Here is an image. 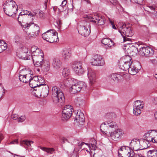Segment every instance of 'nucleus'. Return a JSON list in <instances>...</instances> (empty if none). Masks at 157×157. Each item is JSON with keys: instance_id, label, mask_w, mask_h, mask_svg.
<instances>
[{"instance_id": "f257e3e1", "label": "nucleus", "mask_w": 157, "mask_h": 157, "mask_svg": "<svg viewBox=\"0 0 157 157\" xmlns=\"http://www.w3.org/2000/svg\"><path fill=\"white\" fill-rule=\"evenodd\" d=\"M117 27L118 31L122 36L124 42L129 40V39L125 36L131 37L134 34L131 25L129 23H120L118 25Z\"/></svg>"}, {"instance_id": "f03ea898", "label": "nucleus", "mask_w": 157, "mask_h": 157, "mask_svg": "<svg viewBox=\"0 0 157 157\" xmlns=\"http://www.w3.org/2000/svg\"><path fill=\"white\" fill-rule=\"evenodd\" d=\"M52 98L53 102L55 103H62L65 101L64 94L62 90L56 86L52 88Z\"/></svg>"}, {"instance_id": "7ed1b4c3", "label": "nucleus", "mask_w": 157, "mask_h": 157, "mask_svg": "<svg viewBox=\"0 0 157 157\" xmlns=\"http://www.w3.org/2000/svg\"><path fill=\"white\" fill-rule=\"evenodd\" d=\"M4 10L7 15L9 16L15 14L17 11V6L16 2L13 0H8L4 4Z\"/></svg>"}, {"instance_id": "20e7f679", "label": "nucleus", "mask_w": 157, "mask_h": 157, "mask_svg": "<svg viewBox=\"0 0 157 157\" xmlns=\"http://www.w3.org/2000/svg\"><path fill=\"white\" fill-rule=\"evenodd\" d=\"M43 38L46 41L53 43L58 41V33L54 30L51 29L42 34Z\"/></svg>"}, {"instance_id": "39448f33", "label": "nucleus", "mask_w": 157, "mask_h": 157, "mask_svg": "<svg viewBox=\"0 0 157 157\" xmlns=\"http://www.w3.org/2000/svg\"><path fill=\"white\" fill-rule=\"evenodd\" d=\"M21 26L23 30L26 32V30L29 29V28L32 27H33L32 32L33 34L30 36H29V38L32 37H35L38 36L40 33V28L37 25L32 23H21Z\"/></svg>"}, {"instance_id": "423d86ee", "label": "nucleus", "mask_w": 157, "mask_h": 157, "mask_svg": "<svg viewBox=\"0 0 157 157\" xmlns=\"http://www.w3.org/2000/svg\"><path fill=\"white\" fill-rule=\"evenodd\" d=\"M133 151L128 147H123L119 150L118 155L119 157H134Z\"/></svg>"}, {"instance_id": "0eeeda50", "label": "nucleus", "mask_w": 157, "mask_h": 157, "mask_svg": "<svg viewBox=\"0 0 157 157\" xmlns=\"http://www.w3.org/2000/svg\"><path fill=\"white\" fill-rule=\"evenodd\" d=\"M86 87V84L83 82H79L73 85L70 87V91L72 94L80 92L81 90H84Z\"/></svg>"}, {"instance_id": "6e6552de", "label": "nucleus", "mask_w": 157, "mask_h": 157, "mask_svg": "<svg viewBox=\"0 0 157 157\" xmlns=\"http://www.w3.org/2000/svg\"><path fill=\"white\" fill-rule=\"evenodd\" d=\"M90 62L92 65L96 66H103L105 63L104 59L99 55H94L90 60Z\"/></svg>"}, {"instance_id": "1a4fd4ad", "label": "nucleus", "mask_w": 157, "mask_h": 157, "mask_svg": "<svg viewBox=\"0 0 157 157\" xmlns=\"http://www.w3.org/2000/svg\"><path fill=\"white\" fill-rule=\"evenodd\" d=\"M31 51L32 52V55L31 56L32 58L33 61L36 60V59L40 57H44V54L43 52L40 49L38 48L36 46H34L31 47Z\"/></svg>"}, {"instance_id": "9d476101", "label": "nucleus", "mask_w": 157, "mask_h": 157, "mask_svg": "<svg viewBox=\"0 0 157 157\" xmlns=\"http://www.w3.org/2000/svg\"><path fill=\"white\" fill-rule=\"evenodd\" d=\"M87 77L89 85L92 87L97 82V77L95 72L92 70L88 71Z\"/></svg>"}, {"instance_id": "9b49d317", "label": "nucleus", "mask_w": 157, "mask_h": 157, "mask_svg": "<svg viewBox=\"0 0 157 157\" xmlns=\"http://www.w3.org/2000/svg\"><path fill=\"white\" fill-rule=\"evenodd\" d=\"M72 68L75 73L79 75H82L84 72V69L82 67V63L75 62L72 65Z\"/></svg>"}, {"instance_id": "f8f14e48", "label": "nucleus", "mask_w": 157, "mask_h": 157, "mask_svg": "<svg viewBox=\"0 0 157 157\" xmlns=\"http://www.w3.org/2000/svg\"><path fill=\"white\" fill-rule=\"evenodd\" d=\"M123 134L122 130L120 129H117L113 132H110L108 136H110L111 138L114 141H117L121 139Z\"/></svg>"}, {"instance_id": "ddd939ff", "label": "nucleus", "mask_w": 157, "mask_h": 157, "mask_svg": "<svg viewBox=\"0 0 157 157\" xmlns=\"http://www.w3.org/2000/svg\"><path fill=\"white\" fill-rule=\"evenodd\" d=\"M90 24L89 22H84V25H80L78 31L79 33L84 36H88L90 34V30H89L87 27L89 28Z\"/></svg>"}, {"instance_id": "4468645a", "label": "nucleus", "mask_w": 157, "mask_h": 157, "mask_svg": "<svg viewBox=\"0 0 157 157\" xmlns=\"http://www.w3.org/2000/svg\"><path fill=\"white\" fill-rule=\"evenodd\" d=\"M140 53L142 56H151L154 54L153 49L149 47H143L139 49Z\"/></svg>"}, {"instance_id": "2eb2a0df", "label": "nucleus", "mask_w": 157, "mask_h": 157, "mask_svg": "<svg viewBox=\"0 0 157 157\" xmlns=\"http://www.w3.org/2000/svg\"><path fill=\"white\" fill-rule=\"evenodd\" d=\"M74 109H63L62 110V120L63 121H66L71 117L72 113Z\"/></svg>"}, {"instance_id": "dca6fc26", "label": "nucleus", "mask_w": 157, "mask_h": 157, "mask_svg": "<svg viewBox=\"0 0 157 157\" xmlns=\"http://www.w3.org/2000/svg\"><path fill=\"white\" fill-rule=\"evenodd\" d=\"M28 49L25 47L21 48L19 53L17 55L20 58L23 59L24 60L30 59L31 56L28 55Z\"/></svg>"}, {"instance_id": "f3484780", "label": "nucleus", "mask_w": 157, "mask_h": 157, "mask_svg": "<svg viewBox=\"0 0 157 157\" xmlns=\"http://www.w3.org/2000/svg\"><path fill=\"white\" fill-rule=\"evenodd\" d=\"M130 146L131 148L133 149L135 151L141 150L139 139H133L132 140L130 144Z\"/></svg>"}, {"instance_id": "a211bd4d", "label": "nucleus", "mask_w": 157, "mask_h": 157, "mask_svg": "<svg viewBox=\"0 0 157 157\" xmlns=\"http://www.w3.org/2000/svg\"><path fill=\"white\" fill-rule=\"evenodd\" d=\"M157 130H153L148 131L147 133L144 135V138L147 140L152 142L155 135Z\"/></svg>"}, {"instance_id": "6ab92c4d", "label": "nucleus", "mask_w": 157, "mask_h": 157, "mask_svg": "<svg viewBox=\"0 0 157 157\" xmlns=\"http://www.w3.org/2000/svg\"><path fill=\"white\" fill-rule=\"evenodd\" d=\"M33 75L31 72L23 75H19V78L21 82L24 83L29 82L31 79L32 78Z\"/></svg>"}, {"instance_id": "aec40b11", "label": "nucleus", "mask_w": 157, "mask_h": 157, "mask_svg": "<svg viewBox=\"0 0 157 157\" xmlns=\"http://www.w3.org/2000/svg\"><path fill=\"white\" fill-rule=\"evenodd\" d=\"M75 121L80 124L83 123L84 121V114L81 110H78L77 112Z\"/></svg>"}, {"instance_id": "412c9836", "label": "nucleus", "mask_w": 157, "mask_h": 157, "mask_svg": "<svg viewBox=\"0 0 157 157\" xmlns=\"http://www.w3.org/2000/svg\"><path fill=\"white\" fill-rule=\"evenodd\" d=\"M62 55L63 58L64 60H68L71 56V50L69 48H64L63 49Z\"/></svg>"}, {"instance_id": "4be33fe9", "label": "nucleus", "mask_w": 157, "mask_h": 157, "mask_svg": "<svg viewBox=\"0 0 157 157\" xmlns=\"http://www.w3.org/2000/svg\"><path fill=\"white\" fill-rule=\"evenodd\" d=\"M38 90H41V94L40 95L44 97H47L49 93V88L47 85H45L43 86L38 88Z\"/></svg>"}, {"instance_id": "5701e85b", "label": "nucleus", "mask_w": 157, "mask_h": 157, "mask_svg": "<svg viewBox=\"0 0 157 157\" xmlns=\"http://www.w3.org/2000/svg\"><path fill=\"white\" fill-rule=\"evenodd\" d=\"M52 64L54 68L58 69L61 67L62 62L59 58L54 57L52 59Z\"/></svg>"}, {"instance_id": "b1692460", "label": "nucleus", "mask_w": 157, "mask_h": 157, "mask_svg": "<svg viewBox=\"0 0 157 157\" xmlns=\"http://www.w3.org/2000/svg\"><path fill=\"white\" fill-rule=\"evenodd\" d=\"M32 77V78L31 79L29 82V85L30 87L33 88L38 87V76H34L33 75V77Z\"/></svg>"}, {"instance_id": "393cba45", "label": "nucleus", "mask_w": 157, "mask_h": 157, "mask_svg": "<svg viewBox=\"0 0 157 157\" xmlns=\"http://www.w3.org/2000/svg\"><path fill=\"white\" fill-rule=\"evenodd\" d=\"M135 66L132 62L130 67L128 70L130 74L132 75H135L138 72V69Z\"/></svg>"}, {"instance_id": "a878e982", "label": "nucleus", "mask_w": 157, "mask_h": 157, "mask_svg": "<svg viewBox=\"0 0 157 157\" xmlns=\"http://www.w3.org/2000/svg\"><path fill=\"white\" fill-rule=\"evenodd\" d=\"M41 67L42 69L44 71H48L50 68V64L48 60H44L41 64Z\"/></svg>"}, {"instance_id": "bb28decb", "label": "nucleus", "mask_w": 157, "mask_h": 157, "mask_svg": "<svg viewBox=\"0 0 157 157\" xmlns=\"http://www.w3.org/2000/svg\"><path fill=\"white\" fill-rule=\"evenodd\" d=\"M149 141L146 140L145 138L141 139L140 140L141 145V150L147 148L149 147Z\"/></svg>"}, {"instance_id": "cd10ccee", "label": "nucleus", "mask_w": 157, "mask_h": 157, "mask_svg": "<svg viewBox=\"0 0 157 157\" xmlns=\"http://www.w3.org/2000/svg\"><path fill=\"white\" fill-rule=\"evenodd\" d=\"M101 43L105 45H107L108 47L111 48L114 45V43L111 40L107 38H105L102 39Z\"/></svg>"}, {"instance_id": "c85d7f7f", "label": "nucleus", "mask_w": 157, "mask_h": 157, "mask_svg": "<svg viewBox=\"0 0 157 157\" xmlns=\"http://www.w3.org/2000/svg\"><path fill=\"white\" fill-rule=\"evenodd\" d=\"M127 51L128 54H130V56H133L136 54V52L138 51L137 48L132 46L127 49Z\"/></svg>"}, {"instance_id": "c756f323", "label": "nucleus", "mask_w": 157, "mask_h": 157, "mask_svg": "<svg viewBox=\"0 0 157 157\" xmlns=\"http://www.w3.org/2000/svg\"><path fill=\"white\" fill-rule=\"evenodd\" d=\"M131 63L119 62V65L120 68L123 71H126L130 67Z\"/></svg>"}, {"instance_id": "7c9ffc66", "label": "nucleus", "mask_w": 157, "mask_h": 157, "mask_svg": "<svg viewBox=\"0 0 157 157\" xmlns=\"http://www.w3.org/2000/svg\"><path fill=\"white\" fill-rule=\"evenodd\" d=\"M133 106L134 108H143L144 104L142 101L137 100L134 102Z\"/></svg>"}, {"instance_id": "2f4dec72", "label": "nucleus", "mask_w": 157, "mask_h": 157, "mask_svg": "<svg viewBox=\"0 0 157 157\" xmlns=\"http://www.w3.org/2000/svg\"><path fill=\"white\" fill-rule=\"evenodd\" d=\"M132 58L130 55L125 56L122 57L121 59L119 62L131 63Z\"/></svg>"}, {"instance_id": "473e14b6", "label": "nucleus", "mask_w": 157, "mask_h": 157, "mask_svg": "<svg viewBox=\"0 0 157 157\" xmlns=\"http://www.w3.org/2000/svg\"><path fill=\"white\" fill-rule=\"evenodd\" d=\"M44 57H40V58H39L36 59V60H34L33 61V63L34 65L36 67H40L41 66L42 63L44 61Z\"/></svg>"}, {"instance_id": "72a5a7b5", "label": "nucleus", "mask_w": 157, "mask_h": 157, "mask_svg": "<svg viewBox=\"0 0 157 157\" xmlns=\"http://www.w3.org/2000/svg\"><path fill=\"white\" fill-rule=\"evenodd\" d=\"M121 76L119 74L113 73L111 75L110 78L111 80L117 82L121 78Z\"/></svg>"}, {"instance_id": "f704fd0d", "label": "nucleus", "mask_w": 157, "mask_h": 157, "mask_svg": "<svg viewBox=\"0 0 157 157\" xmlns=\"http://www.w3.org/2000/svg\"><path fill=\"white\" fill-rule=\"evenodd\" d=\"M33 143V142L32 141L25 140L22 141L20 144L21 146H24L25 145L28 147H31V144Z\"/></svg>"}, {"instance_id": "c9c22d12", "label": "nucleus", "mask_w": 157, "mask_h": 157, "mask_svg": "<svg viewBox=\"0 0 157 157\" xmlns=\"http://www.w3.org/2000/svg\"><path fill=\"white\" fill-rule=\"evenodd\" d=\"M38 87H40L46 85L45 84V81L43 78L41 76H38Z\"/></svg>"}, {"instance_id": "e433bc0d", "label": "nucleus", "mask_w": 157, "mask_h": 157, "mask_svg": "<svg viewBox=\"0 0 157 157\" xmlns=\"http://www.w3.org/2000/svg\"><path fill=\"white\" fill-rule=\"evenodd\" d=\"M70 74V71L68 68H64L62 71V75L64 77H66L69 76Z\"/></svg>"}, {"instance_id": "4c0bfd02", "label": "nucleus", "mask_w": 157, "mask_h": 157, "mask_svg": "<svg viewBox=\"0 0 157 157\" xmlns=\"http://www.w3.org/2000/svg\"><path fill=\"white\" fill-rule=\"evenodd\" d=\"M98 17L97 15L90 16L88 17V18L91 22L96 23Z\"/></svg>"}, {"instance_id": "58836bf2", "label": "nucleus", "mask_w": 157, "mask_h": 157, "mask_svg": "<svg viewBox=\"0 0 157 157\" xmlns=\"http://www.w3.org/2000/svg\"><path fill=\"white\" fill-rule=\"evenodd\" d=\"M106 125H107V124H105L104 122L103 124H102L100 127V130L104 134H106V131H105L108 128V127Z\"/></svg>"}, {"instance_id": "ea45409f", "label": "nucleus", "mask_w": 157, "mask_h": 157, "mask_svg": "<svg viewBox=\"0 0 157 157\" xmlns=\"http://www.w3.org/2000/svg\"><path fill=\"white\" fill-rule=\"evenodd\" d=\"M41 149L42 150L48 153L52 154V152L54 151L55 149L53 148H46L44 147H41Z\"/></svg>"}, {"instance_id": "a19ab883", "label": "nucleus", "mask_w": 157, "mask_h": 157, "mask_svg": "<svg viewBox=\"0 0 157 157\" xmlns=\"http://www.w3.org/2000/svg\"><path fill=\"white\" fill-rule=\"evenodd\" d=\"M105 124H107L110 128H113L114 127H115L116 125V124L115 122L110 121L105 122Z\"/></svg>"}, {"instance_id": "79ce46f5", "label": "nucleus", "mask_w": 157, "mask_h": 157, "mask_svg": "<svg viewBox=\"0 0 157 157\" xmlns=\"http://www.w3.org/2000/svg\"><path fill=\"white\" fill-rule=\"evenodd\" d=\"M149 157H156V155L157 154V150H150L148 152Z\"/></svg>"}, {"instance_id": "37998d69", "label": "nucleus", "mask_w": 157, "mask_h": 157, "mask_svg": "<svg viewBox=\"0 0 157 157\" xmlns=\"http://www.w3.org/2000/svg\"><path fill=\"white\" fill-rule=\"evenodd\" d=\"M98 18L97 20V23L98 25H103L105 23L104 18V17H98Z\"/></svg>"}, {"instance_id": "c03bdc74", "label": "nucleus", "mask_w": 157, "mask_h": 157, "mask_svg": "<svg viewBox=\"0 0 157 157\" xmlns=\"http://www.w3.org/2000/svg\"><path fill=\"white\" fill-rule=\"evenodd\" d=\"M133 113L136 116L139 115L141 113V110L140 109H133Z\"/></svg>"}, {"instance_id": "a18cd8bd", "label": "nucleus", "mask_w": 157, "mask_h": 157, "mask_svg": "<svg viewBox=\"0 0 157 157\" xmlns=\"http://www.w3.org/2000/svg\"><path fill=\"white\" fill-rule=\"evenodd\" d=\"M1 42V49L2 50V52L6 49L7 48V44L5 43L3 41H0Z\"/></svg>"}, {"instance_id": "49530a36", "label": "nucleus", "mask_w": 157, "mask_h": 157, "mask_svg": "<svg viewBox=\"0 0 157 157\" xmlns=\"http://www.w3.org/2000/svg\"><path fill=\"white\" fill-rule=\"evenodd\" d=\"M90 149H91L94 150H95L96 149L97 147L95 144H88V145Z\"/></svg>"}, {"instance_id": "de8ad7c7", "label": "nucleus", "mask_w": 157, "mask_h": 157, "mask_svg": "<svg viewBox=\"0 0 157 157\" xmlns=\"http://www.w3.org/2000/svg\"><path fill=\"white\" fill-rule=\"evenodd\" d=\"M14 39L15 42H17L21 39V37L19 35H17L14 36Z\"/></svg>"}, {"instance_id": "09e8293b", "label": "nucleus", "mask_w": 157, "mask_h": 157, "mask_svg": "<svg viewBox=\"0 0 157 157\" xmlns=\"http://www.w3.org/2000/svg\"><path fill=\"white\" fill-rule=\"evenodd\" d=\"M25 119V117L24 116H22L18 119V121L20 122H23Z\"/></svg>"}, {"instance_id": "8fccbe9b", "label": "nucleus", "mask_w": 157, "mask_h": 157, "mask_svg": "<svg viewBox=\"0 0 157 157\" xmlns=\"http://www.w3.org/2000/svg\"><path fill=\"white\" fill-rule=\"evenodd\" d=\"M25 13L26 14H27L28 15L32 17H34L36 15V13H32L28 11H26V12L25 13Z\"/></svg>"}, {"instance_id": "3c124183", "label": "nucleus", "mask_w": 157, "mask_h": 157, "mask_svg": "<svg viewBox=\"0 0 157 157\" xmlns=\"http://www.w3.org/2000/svg\"><path fill=\"white\" fill-rule=\"evenodd\" d=\"M153 139V140L152 141V142L157 143V130L156 132L155 135V136Z\"/></svg>"}, {"instance_id": "603ef678", "label": "nucleus", "mask_w": 157, "mask_h": 157, "mask_svg": "<svg viewBox=\"0 0 157 157\" xmlns=\"http://www.w3.org/2000/svg\"><path fill=\"white\" fill-rule=\"evenodd\" d=\"M67 3L66 0H64L62 3L61 5L59 6V9L60 7H63V6H65Z\"/></svg>"}, {"instance_id": "864d4df0", "label": "nucleus", "mask_w": 157, "mask_h": 157, "mask_svg": "<svg viewBox=\"0 0 157 157\" xmlns=\"http://www.w3.org/2000/svg\"><path fill=\"white\" fill-rule=\"evenodd\" d=\"M12 118L14 120H16L18 118V116L16 114H14L12 116Z\"/></svg>"}, {"instance_id": "5fc2aeb1", "label": "nucleus", "mask_w": 157, "mask_h": 157, "mask_svg": "<svg viewBox=\"0 0 157 157\" xmlns=\"http://www.w3.org/2000/svg\"><path fill=\"white\" fill-rule=\"evenodd\" d=\"M10 143L11 144H17L18 143V140L17 139H16L11 142Z\"/></svg>"}, {"instance_id": "6e6d98bb", "label": "nucleus", "mask_w": 157, "mask_h": 157, "mask_svg": "<svg viewBox=\"0 0 157 157\" xmlns=\"http://www.w3.org/2000/svg\"><path fill=\"white\" fill-rule=\"evenodd\" d=\"M150 61L151 63H152L154 64H156L157 63V60L155 59L150 60Z\"/></svg>"}, {"instance_id": "4d7b16f0", "label": "nucleus", "mask_w": 157, "mask_h": 157, "mask_svg": "<svg viewBox=\"0 0 157 157\" xmlns=\"http://www.w3.org/2000/svg\"><path fill=\"white\" fill-rule=\"evenodd\" d=\"M84 144H86V145H88V144L86 143H85L83 142H79L78 144V145L79 146H81L83 145Z\"/></svg>"}, {"instance_id": "13d9d810", "label": "nucleus", "mask_w": 157, "mask_h": 157, "mask_svg": "<svg viewBox=\"0 0 157 157\" xmlns=\"http://www.w3.org/2000/svg\"><path fill=\"white\" fill-rule=\"evenodd\" d=\"M72 107L71 105H65L64 108H68L69 107Z\"/></svg>"}, {"instance_id": "bf43d9fd", "label": "nucleus", "mask_w": 157, "mask_h": 157, "mask_svg": "<svg viewBox=\"0 0 157 157\" xmlns=\"http://www.w3.org/2000/svg\"><path fill=\"white\" fill-rule=\"evenodd\" d=\"M154 116L155 119L157 120V111L154 113Z\"/></svg>"}, {"instance_id": "052dcab7", "label": "nucleus", "mask_w": 157, "mask_h": 157, "mask_svg": "<svg viewBox=\"0 0 157 157\" xmlns=\"http://www.w3.org/2000/svg\"><path fill=\"white\" fill-rule=\"evenodd\" d=\"M112 25L113 29H116V28L115 25L114 24H113V23H112Z\"/></svg>"}, {"instance_id": "680f3d73", "label": "nucleus", "mask_w": 157, "mask_h": 157, "mask_svg": "<svg viewBox=\"0 0 157 157\" xmlns=\"http://www.w3.org/2000/svg\"><path fill=\"white\" fill-rule=\"evenodd\" d=\"M149 8L153 10H155V8L152 6H149Z\"/></svg>"}, {"instance_id": "e2e57ef3", "label": "nucleus", "mask_w": 157, "mask_h": 157, "mask_svg": "<svg viewBox=\"0 0 157 157\" xmlns=\"http://www.w3.org/2000/svg\"><path fill=\"white\" fill-rule=\"evenodd\" d=\"M40 17H42L43 16V12H42L41 13L40 12Z\"/></svg>"}, {"instance_id": "0e129e2a", "label": "nucleus", "mask_w": 157, "mask_h": 157, "mask_svg": "<svg viewBox=\"0 0 157 157\" xmlns=\"http://www.w3.org/2000/svg\"><path fill=\"white\" fill-rule=\"evenodd\" d=\"M84 1L86 2L87 3H89L90 2V1L89 0H84Z\"/></svg>"}, {"instance_id": "69168bd1", "label": "nucleus", "mask_w": 157, "mask_h": 157, "mask_svg": "<svg viewBox=\"0 0 157 157\" xmlns=\"http://www.w3.org/2000/svg\"><path fill=\"white\" fill-rule=\"evenodd\" d=\"M48 2V0H45V5L46 6H47V3Z\"/></svg>"}, {"instance_id": "338daca9", "label": "nucleus", "mask_w": 157, "mask_h": 157, "mask_svg": "<svg viewBox=\"0 0 157 157\" xmlns=\"http://www.w3.org/2000/svg\"><path fill=\"white\" fill-rule=\"evenodd\" d=\"M2 92H1L0 93V99L2 98Z\"/></svg>"}, {"instance_id": "774afa93", "label": "nucleus", "mask_w": 157, "mask_h": 157, "mask_svg": "<svg viewBox=\"0 0 157 157\" xmlns=\"http://www.w3.org/2000/svg\"><path fill=\"white\" fill-rule=\"evenodd\" d=\"M117 4V1L113 3V4L114 5H116V4Z\"/></svg>"}]
</instances>
